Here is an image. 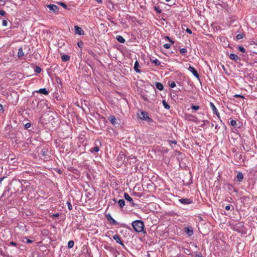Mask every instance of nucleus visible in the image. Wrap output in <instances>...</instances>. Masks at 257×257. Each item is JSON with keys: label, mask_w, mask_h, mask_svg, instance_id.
<instances>
[{"label": "nucleus", "mask_w": 257, "mask_h": 257, "mask_svg": "<svg viewBox=\"0 0 257 257\" xmlns=\"http://www.w3.org/2000/svg\"><path fill=\"white\" fill-rule=\"evenodd\" d=\"M74 29L75 34H78L79 35H83L84 34V32L83 29L79 26H75L74 27Z\"/></svg>", "instance_id": "obj_11"}, {"label": "nucleus", "mask_w": 257, "mask_h": 257, "mask_svg": "<svg viewBox=\"0 0 257 257\" xmlns=\"http://www.w3.org/2000/svg\"><path fill=\"white\" fill-rule=\"evenodd\" d=\"M77 45L79 48H82L83 47V42L82 41H79L77 43Z\"/></svg>", "instance_id": "obj_41"}, {"label": "nucleus", "mask_w": 257, "mask_h": 257, "mask_svg": "<svg viewBox=\"0 0 257 257\" xmlns=\"http://www.w3.org/2000/svg\"><path fill=\"white\" fill-rule=\"evenodd\" d=\"M187 49L185 48H183L180 50V52L182 54H185L187 53Z\"/></svg>", "instance_id": "obj_37"}, {"label": "nucleus", "mask_w": 257, "mask_h": 257, "mask_svg": "<svg viewBox=\"0 0 257 257\" xmlns=\"http://www.w3.org/2000/svg\"><path fill=\"white\" fill-rule=\"evenodd\" d=\"M31 125V123H30V122H27V123H26L25 124V125H24L25 128V129H28V128H29V127H30Z\"/></svg>", "instance_id": "obj_44"}, {"label": "nucleus", "mask_w": 257, "mask_h": 257, "mask_svg": "<svg viewBox=\"0 0 257 257\" xmlns=\"http://www.w3.org/2000/svg\"><path fill=\"white\" fill-rule=\"evenodd\" d=\"M183 252L185 253L188 254V255H190L191 254V251H190V249H187V248H184Z\"/></svg>", "instance_id": "obj_40"}, {"label": "nucleus", "mask_w": 257, "mask_h": 257, "mask_svg": "<svg viewBox=\"0 0 257 257\" xmlns=\"http://www.w3.org/2000/svg\"><path fill=\"white\" fill-rule=\"evenodd\" d=\"M106 217L107 219L108 220V221H109L110 222V223L111 224H112V225H117L118 224L117 221H116L112 217V216H111V215L110 214H106Z\"/></svg>", "instance_id": "obj_12"}, {"label": "nucleus", "mask_w": 257, "mask_h": 257, "mask_svg": "<svg viewBox=\"0 0 257 257\" xmlns=\"http://www.w3.org/2000/svg\"><path fill=\"white\" fill-rule=\"evenodd\" d=\"M230 124L231 125L234 127H236L237 126V123L236 120L231 119L230 121Z\"/></svg>", "instance_id": "obj_34"}, {"label": "nucleus", "mask_w": 257, "mask_h": 257, "mask_svg": "<svg viewBox=\"0 0 257 257\" xmlns=\"http://www.w3.org/2000/svg\"><path fill=\"white\" fill-rule=\"evenodd\" d=\"M222 68L223 69V70L226 72V70L224 65H222Z\"/></svg>", "instance_id": "obj_63"}, {"label": "nucleus", "mask_w": 257, "mask_h": 257, "mask_svg": "<svg viewBox=\"0 0 257 257\" xmlns=\"http://www.w3.org/2000/svg\"><path fill=\"white\" fill-rule=\"evenodd\" d=\"M113 201L114 202H116L117 201V199H116V198H114V199H113Z\"/></svg>", "instance_id": "obj_64"}, {"label": "nucleus", "mask_w": 257, "mask_h": 257, "mask_svg": "<svg viewBox=\"0 0 257 257\" xmlns=\"http://www.w3.org/2000/svg\"><path fill=\"white\" fill-rule=\"evenodd\" d=\"M210 105L211 108V109L212 110L213 113L217 116V117L220 119V120L221 121H222V120L220 119V115H219V113L218 111V110L216 108V107L214 105V104L212 102H210Z\"/></svg>", "instance_id": "obj_6"}, {"label": "nucleus", "mask_w": 257, "mask_h": 257, "mask_svg": "<svg viewBox=\"0 0 257 257\" xmlns=\"http://www.w3.org/2000/svg\"><path fill=\"white\" fill-rule=\"evenodd\" d=\"M40 154L46 159H48L50 157L49 155V151L47 149H42Z\"/></svg>", "instance_id": "obj_15"}, {"label": "nucleus", "mask_w": 257, "mask_h": 257, "mask_svg": "<svg viewBox=\"0 0 257 257\" xmlns=\"http://www.w3.org/2000/svg\"><path fill=\"white\" fill-rule=\"evenodd\" d=\"M238 49L239 51H240V52H241L243 53L245 52V48L241 46H239L238 47Z\"/></svg>", "instance_id": "obj_36"}, {"label": "nucleus", "mask_w": 257, "mask_h": 257, "mask_svg": "<svg viewBox=\"0 0 257 257\" xmlns=\"http://www.w3.org/2000/svg\"><path fill=\"white\" fill-rule=\"evenodd\" d=\"M166 38L167 39H168V41H169L170 42H171V43H173H173H174V41H173V40H172V39H171L169 37H168V36H166Z\"/></svg>", "instance_id": "obj_54"}, {"label": "nucleus", "mask_w": 257, "mask_h": 257, "mask_svg": "<svg viewBox=\"0 0 257 257\" xmlns=\"http://www.w3.org/2000/svg\"><path fill=\"white\" fill-rule=\"evenodd\" d=\"M188 70L190 71L196 78L198 79L199 78V75L197 70L193 67L190 65L188 68Z\"/></svg>", "instance_id": "obj_8"}, {"label": "nucleus", "mask_w": 257, "mask_h": 257, "mask_svg": "<svg viewBox=\"0 0 257 257\" xmlns=\"http://www.w3.org/2000/svg\"><path fill=\"white\" fill-rule=\"evenodd\" d=\"M6 14V13L4 11H3V10H1L0 11V16H4Z\"/></svg>", "instance_id": "obj_52"}, {"label": "nucleus", "mask_w": 257, "mask_h": 257, "mask_svg": "<svg viewBox=\"0 0 257 257\" xmlns=\"http://www.w3.org/2000/svg\"><path fill=\"white\" fill-rule=\"evenodd\" d=\"M143 99L145 100H146V101H148V99L147 97H145V96H143Z\"/></svg>", "instance_id": "obj_62"}, {"label": "nucleus", "mask_w": 257, "mask_h": 257, "mask_svg": "<svg viewBox=\"0 0 257 257\" xmlns=\"http://www.w3.org/2000/svg\"><path fill=\"white\" fill-rule=\"evenodd\" d=\"M24 239H26V242L27 243H32L33 242V240L30 239H28L27 237H24Z\"/></svg>", "instance_id": "obj_47"}, {"label": "nucleus", "mask_w": 257, "mask_h": 257, "mask_svg": "<svg viewBox=\"0 0 257 257\" xmlns=\"http://www.w3.org/2000/svg\"><path fill=\"white\" fill-rule=\"evenodd\" d=\"M96 2H97L98 3H99V4H101L102 3V0H95Z\"/></svg>", "instance_id": "obj_61"}, {"label": "nucleus", "mask_w": 257, "mask_h": 257, "mask_svg": "<svg viewBox=\"0 0 257 257\" xmlns=\"http://www.w3.org/2000/svg\"><path fill=\"white\" fill-rule=\"evenodd\" d=\"M154 9L158 13L160 14L162 13V10L158 7L155 6L154 7Z\"/></svg>", "instance_id": "obj_35"}, {"label": "nucleus", "mask_w": 257, "mask_h": 257, "mask_svg": "<svg viewBox=\"0 0 257 257\" xmlns=\"http://www.w3.org/2000/svg\"><path fill=\"white\" fill-rule=\"evenodd\" d=\"M117 160H120L122 162L124 161L125 158L123 154L119 153L117 156Z\"/></svg>", "instance_id": "obj_27"}, {"label": "nucleus", "mask_w": 257, "mask_h": 257, "mask_svg": "<svg viewBox=\"0 0 257 257\" xmlns=\"http://www.w3.org/2000/svg\"><path fill=\"white\" fill-rule=\"evenodd\" d=\"M49 9V12H53L55 14H58L59 13V9L56 5L53 4H50L47 6Z\"/></svg>", "instance_id": "obj_4"}, {"label": "nucleus", "mask_w": 257, "mask_h": 257, "mask_svg": "<svg viewBox=\"0 0 257 257\" xmlns=\"http://www.w3.org/2000/svg\"><path fill=\"white\" fill-rule=\"evenodd\" d=\"M113 238L116 241L117 243H119L123 247H124V244L120 239V237L119 235L115 234L113 236Z\"/></svg>", "instance_id": "obj_13"}, {"label": "nucleus", "mask_w": 257, "mask_h": 257, "mask_svg": "<svg viewBox=\"0 0 257 257\" xmlns=\"http://www.w3.org/2000/svg\"><path fill=\"white\" fill-rule=\"evenodd\" d=\"M229 57L230 59L234 61L235 62H238L240 60V58L237 55L234 53H231L229 55Z\"/></svg>", "instance_id": "obj_14"}, {"label": "nucleus", "mask_w": 257, "mask_h": 257, "mask_svg": "<svg viewBox=\"0 0 257 257\" xmlns=\"http://www.w3.org/2000/svg\"><path fill=\"white\" fill-rule=\"evenodd\" d=\"M18 134L14 129H13L12 126H8L5 128L4 131V135L6 137L10 138L11 139H14L16 137V135Z\"/></svg>", "instance_id": "obj_2"}, {"label": "nucleus", "mask_w": 257, "mask_h": 257, "mask_svg": "<svg viewBox=\"0 0 257 257\" xmlns=\"http://www.w3.org/2000/svg\"><path fill=\"white\" fill-rule=\"evenodd\" d=\"M35 72L37 73H40L41 72V68L38 66H35L34 68Z\"/></svg>", "instance_id": "obj_31"}, {"label": "nucleus", "mask_w": 257, "mask_h": 257, "mask_svg": "<svg viewBox=\"0 0 257 257\" xmlns=\"http://www.w3.org/2000/svg\"><path fill=\"white\" fill-rule=\"evenodd\" d=\"M116 39L121 43H124L125 41V39L123 37L120 35H117L116 36Z\"/></svg>", "instance_id": "obj_23"}, {"label": "nucleus", "mask_w": 257, "mask_h": 257, "mask_svg": "<svg viewBox=\"0 0 257 257\" xmlns=\"http://www.w3.org/2000/svg\"><path fill=\"white\" fill-rule=\"evenodd\" d=\"M244 36H245V35L244 33L239 34L236 35V38L237 40H240V39L243 38Z\"/></svg>", "instance_id": "obj_32"}, {"label": "nucleus", "mask_w": 257, "mask_h": 257, "mask_svg": "<svg viewBox=\"0 0 257 257\" xmlns=\"http://www.w3.org/2000/svg\"><path fill=\"white\" fill-rule=\"evenodd\" d=\"M191 108L194 110H197L199 109V106L198 105H195L192 104L191 106Z\"/></svg>", "instance_id": "obj_38"}, {"label": "nucleus", "mask_w": 257, "mask_h": 257, "mask_svg": "<svg viewBox=\"0 0 257 257\" xmlns=\"http://www.w3.org/2000/svg\"><path fill=\"white\" fill-rule=\"evenodd\" d=\"M169 85L170 87L174 88L176 86V83L174 81H172L170 83H169Z\"/></svg>", "instance_id": "obj_42"}, {"label": "nucleus", "mask_w": 257, "mask_h": 257, "mask_svg": "<svg viewBox=\"0 0 257 257\" xmlns=\"http://www.w3.org/2000/svg\"><path fill=\"white\" fill-rule=\"evenodd\" d=\"M108 119L114 126H116V125H118L119 124L114 115H110Z\"/></svg>", "instance_id": "obj_10"}, {"label": "nucleus", "mask_w": 257, "mask_h": 257, "mask_svg": "<svg viewBox=\"0 0 257 257\" xmlns=\"http://www.w3.org/2000/svg\"><path fill=\"white\" fill-rule=\"evenodd\" d=\"M124 198L126 201H129L131 203L132 206H133L134 207L138 206V204H137L134 202L132 198V197L127 193H124Z\"/></svg>", "instance_id": "obj_5"}, {"label": "nucleus", "mask_w": 257, "mask_h": 257, "mask_svg": "<svg viewBox=\"0 0 257 257\" xmlns=\"http://www.w3.org/2000/svg\"><path fill=\"white\" fill-rule=\"evenodd\" d=\"M132 225L134 230L137 232H142L146 233L144 231V222L140 220H136L132 222Z\"/></svg>", "instance_id": "obj_1"}, {"label": "nucleus", "mask_w": 257, "mask_h": 257, "mask_svg": "<svg viewBox=\"0 0 257 257\" xmlns=\"http://www.w3.org/2000/svg\"><path fill=\"white\" fill-rule=\"evenodd\" d=\"M186 31L188 33V34H192V31L189 29V28H187L186 30Z\"/></svg>", "instance_id": "obj_58"}, {"label": "nucleus", "mask_w": 257, "mask_h": 257, "mask_svg": "<svg viewBox=\"0 0 257 257\" xmlns=\"http://www.w3.org/2000/svg\"><path fill=\"white\" fill-rule=\"evenodd\" d=\"M202 121L203 122V123L201 125V126H205L206 124H209V123L207 120H203Z\"/></svg>", "instance_id": "obj_46"}, {"label": "nucleus", "mask_w": 257, "mask_h": 257, "mask_svg": "<svg viewBox=\"0 0 257 257\" xmlns=\"http://www.w3.org/2000/svg\"><path fill=\"white\" fill-rule=\"evenodd\" d=\"M237 180L238 182H241L243 179V175L241 172H238L236 176Z\"/></svg>", "instance_id": "obj_21"}, {"label": "nucleus", "mask_w": 257, "mask_h": 257, "mask_svg": "<svg viewBox=\"0 0 257 257\" xmlns=\"http://www.w3.org/2000/svg\"><path fill=\"white\" fill-rule=\"evenodd\" d=\"M4 111L3 106L0 104V112H3Z\"/></svg>", "instance_id": "obj_56"}, {"label": "nucleus", "mask_w": 257, "mask_h": 257, "mask_svg": "<svg viewBox=\"0 0 257 257\" xmlns=\"http://www.w3.org/2000/svg\"><path fill=\"white\" fill-rule=\"evenodd\" d=\"M67 204L68 205V209L70 210H71L73 208L72 205H71V203L69 201H67Z\"/></svg>", "instance_id": "obj_43"}, {"label": "nucleus", "mask_w": 257, "mask_h": 257, "mask_svg": "<svg viewBox=\"0 0 257 257\" xmlns=\"http://www.w3.org/2000/svg\"><path fill=\"white\" fill-rule=\"evenodd\" d=\"M244 227V224L243 222H239L235 226V230L238 232H241L242 230V228Z\"/></svg>", "instance_id": "obj_16"}, {"label": "nucleus", "mask_w": 257, "mask_h": 257, "mask_svg": "<svg viewBox=\"0 0 257 257\" xmlns=\"http://www.w3.org/2000/svg\"><path fill=\"white\" fill-rule=\"evenodd\" d=\"M117 202L120 208H123L124 206L125 201L123 199H119Z\"/></svg>", "instance_id": "obj_26"}, {"label": "nucleus", "mask_w": 257, "mask_h": 257, "mask_svg": "<svg viewBox=\"0 0 257 257\" xmlns=\"http://www.w3.org/2000/svg\"><path fill=\"white\" fill-rule=\"evenodd\" d=\"M24 55V53L23 50V48L22 47H21L18 49V52L17 56L19 58H20V57H23Z\"/></svg>", "instance_id": "obj_24"}, {"label": "nucleus", "mask_w": 257, "mask_h": 257, "mask_svg": "<svg viewBox=\"0 0 257 257\" xmlns=\"http://www.w3.org/2000/svg\"><path fill=\"white\" fill-rule=\"evenodd\" d=\"M170 142H171V143L172 144H174L175 145H176L177 144V142L176 141H170Z\"/></svg>", "instance_id": "obj_60"}, {"label": "nucleus", "mask_w": 257, "mask_h": 257, "mask_svg": "<svg viewBox=\"0 0 257 257\" xmlns=\"http://www.w3.org/2000/svg\"><path fill=\"white\" fill-rule=\"evenodd\" d=\"M8 22L7 20H3L2 24H3V26L7 27L8 26Z\"/></svg>", "instance_id": "obj_45"}, {"label": "nucleus", "mask_w": 257, "mask_h": 257, "mask_svg": "<svg viewBox=\"0 0 257 257\" xmlns=\"http://www.w3.org/2000/svg\"><path fill=\"white\" fill-rule=\"evenodd\" d=\"M195 257H202V255L201 253L197 252L195 255Z\"/></svg>", "instance_id": "obj_55"}, {"label": "nucleus", "mask_w": 257, "mask_h": 257, "mask_svg": "<svg viewBox=\"0 0 257 257\" xmlns=\"http://www.w3.org/2000/svg\"><path fill=\"white\" fill-rule=\"evenodd\" d=\"M171 47V45L169 43H166L164 45V47L166 49H169Z\"/></svg>", "instance_id": "obj_48"}, {"label": "nucleus", "mask_w": 257, "mask_h": 257, "mask_svg": "<svg viewBox=\"0 0 257 257\" xmlns=\"http://www.w3.org/2000/svg\"><path fill=\"white\" fill-rule=\"evenodd\" d=\"M162 103L165 108L167 109H169L170 108V105L166 102L165 100H163Z\"/></svg>", "instance_id": "obj_33"}, {"label": "nucleus", "mask_w": 257, "mask_h": 257, "mask_svg": "<svg viewBox=\"0 0 257 257\" xmlns=\"http://www.w3.org/2000/svg\"><path fill=\"white\" fill-rule=\"evenodd\" d=\"M58 4L60 5L62 7H63L65 9H68L67 5L65 3H63V2H58Z\"/></svg>", "instance_id": "obj_39"}, {"label": "nucleus", "mask_w": 257, "mask_h": 257, "mask_svg": "<svg viewBox=\"0 0 257 257\" xmlns=\"http://www.w3.org/2000/svg\"><path fill=\"white\" fill-rule=\"evenodd\" d=\"M6 0H0V5L1 6H4L6 3Z\"/></svg>", "instance_id": "obj_53"}, {"label": "nucleus", "mask_w": 257, "mask_h": 257, "mask_svg": "<svg viewBox=\"0 0 257 257\" xmlns=\"http://www.w3.org/2000/svg\"><path fill=\"white\" fill-rule=\"evenodd\" d=\"M138 116L141 119L146 120L148 122L153 121V119L149 117L148 113L146 111H141L140 114H138Z\"/></svg>", "instance_id": "obj_3"}, {"label": "nucleus", "mask_w": 257, "mask_h": 257, "mask_svg": "<svg viewBox=\"0 0 257 257\" xmlns=\"http://www.w3.org/2000/svg\"><path fill=\"white\" fill-rule=\"evenodd\" d=\"M61 58L62 61L63 62L68 61L70 59V57L68 55H64V54H61Z\"/></svg>", "instance_id": "obj_19"}, {"label": "nucleus", "mask_w": 257, "mask_h": 257, "mask_svg": "<svg viewBox=\"0 0 257 257\" xmlns=\"http://www.w3.org/2000/svg\"><path fill=\"white\" fill-rule=\"evenodd\" d=\"M9 192H10V188L9 187H7L5 188V190L3 192V193L1 196V198H5V197H7V198H8L9 196H8V194L9 193Z\"/></svg>", "instance_id": "obj_17"}, {"label": "nucleus", "mask_w": 257, "mask_h": 257, "mask_svg": "<svg viewBox=\"0 0 257 257\" xmlns=\"http://www.w3.org/2000/svg\"><path fill=\"white\" fill-rule=\"evenodd\" d=\"M155 86L156 88L159 89V90H163L164 89V86L163 85L159 82H156L155 83Z\"/></svg>", "instance_id": "obj_22"}, {"label": "nucleus", "mask_w": 257, "mask_h": 257, "mask_svg": "<svg viewBox=\"0 0 257 257\" xmlns=\"http://www.w3.org/2000/svg\"><path fill=\"white\" fill-rule=\"evenodd\" d=\"M227 187H228V190H229V192L230 193H231L232 192H237L236 190H235V189L234 188V187H233L232 185L228 184Z\"/></svg>", "instance_id": "obj_25"}, {"label": "nucleus", "mask_w": 257, "mask_h": 257, "mask_svg": "<svg viewBox=\"0 0 257 257\" xmlns=\"http://www.w3.org/2000/svg\"><path fill=\"white\" fill-rule=\"evenodd\" d=\"M184 232L188 234V236H191L193 234V228L192 226L185 227Z\"/></svg>", "instance_id": "obj_7"}, {"label": "nucleus", "mask_w": 257, "mask_h": 257, "mask_svg": "<svg viewBox=\"0 0 257 257\" xmlns=\"http://www.w3.org/2000/svg\"><path fill=\"white\" fill-rule=\"evenodd\" d=\"M139 67H140L139 63L138 61H136L135 62L134 68L135 71L137 73H141V71L139 68Z\"/></svg>", "instance_id": "obj_20"}, {"label": "nucleus", "mask_w": 257, "mask_h": 257, "mask_svg": "<svg viewBox=\"0 0 257 257\" xmlns=\"http://www.w3.org/2000/svg\"><path fill=\"white\" fill-rule=\"evenodd\" d=\"M37 93H40L44 95H47L49 94V90L46 88H41L39 90L36 91Z\"/></svg>", "instance_id": "obj_18"}, {"label": "nucleus", "mask_w": 257, "mask_h": 257, "mask_svg": "<svg viewBox=\"0 0 257 257\" xmlns=\"http://www.w3.org/2000/svg\"><path fill=\"white\" fill-rule=\"evenodd\" d=\"M150 60H151V62L155 64L157 66H158L160 64V61L157 59H156L155 60H153V59H151Z\"/></svg>", "instance_id": "obj_29"}, {"label": "nucleus", "mask_w": 257, "mask_h": 257, "mask_svg": "<svg viewBox=\"0 0 257 257\" xmlns=\"http://www.w3.org/2000/svg\"><path fill=\"white\" fill-rule=\"evenodd\" d=\"M231 206L230 205H228L226 206H225V209L226 210H229L230 209Z\"/></svg>", "instance_id": "obj_57"}, {"label": "nucleus", "mask_w": 257, "mask_h": 257, "mask_svg": "<svg viewBox=\"0 0 257 257\" xmlns=\"http://www.w3.org/2000/svg\"><path fill=\"white\" fill-rule=\"evenodd\" d=\"M234 96L235 97H236V98L239 97V98H243V99L244 98V96H243L242 95H240V94H235V95H234Z\"/></svg>", "instance_id": "obj_49"}, {"label": "nucleus", "mask_w": 257, "mask_h": 257, "mask_svg": "<svg viewBox=\"0 0 257 257\" xmlns=\"http://www.w3.org/2000/svg\"><path fill=\"white\" fill-rule=\"evenodd\" d=\"M179 201L184 205L189 204L193 203V200L188 198H181L179 199Z\"/></svg>", "instance_id": "obj_9"}, {"label": "nucleus", "mask_w": 257, "mask_h": 257, "mask_svg": "<svg viewBox=\"0 0 257 257\" xmlns=\"http://www.w3.org/2000/svg\"><path fill=\"white\" fill-rule=\"evenodd\" d=\"M7 177L6 176H4V177H0V187L2 185V181L5 179Z\"/></svg>", "instance_id": "obj_51"}, {"label": "nucleus", "mask_w": 257, "mask_h": 257, "mask_svg": "<svg viewBox=\"0 0 257 257\" xmlns=\"http://www.w3.org/2000/svg\"><path fill=\"white\" fill-rule=\"evenodd\" d=\"M99 147L97 145H96V146H95L93 148H91L90 150V151L91 153H93V152L97 153V152H98L99 151Z\"/></svg>", "instance_id": "obj_28"}, {"label": "nucleus", "mask_w": 257, "mask_h": 257, "mask_svg": "<svg viewBox=\"0 0 257 257\" xmlns=\"http://www.w3.org/2000/svg\"><path fill=\"white\" fill-rule=\"evenodd\" d=\"M74 242L73 240H70L68 242V247L69 248H71L74 246Z\"/></svg>", "instance_id": "obj_30"}, {"label": "nucleus", "mask_w": 257, "mask_h": 257, "mask_svg": "<svg viewBox=\"0 0 257 257\" xmlns=\"http://www.w3.org/2000/svg\"><path fill=\"white\" fill-rule=\"evenodd\" d=\"M53 216L55 217H58L59 216V213H56L53 215Z\"/></svg>", "instance_id": "obj_59"}, {"label": "nucleus", "mask_w": 257, "mask_h": 257, "mask_svg": "<svg viewBox=\"0 0 257 257\" xmlns=\"http://www.w3.org/2000/svg\"><path fill=\"white\" fill-rule=\"evenodd\" d=\"M17 243L14 241H11L9 245L17 246Z\"/></svg>", "instance_id": "obj_50"}]
</instances>
